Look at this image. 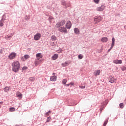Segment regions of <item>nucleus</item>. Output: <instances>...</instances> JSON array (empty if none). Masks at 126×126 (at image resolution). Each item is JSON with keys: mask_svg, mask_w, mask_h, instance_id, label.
<instances>
[{"mask_svg": "<svg viewBox=\"0 0 126 126\" xmlns=\"http://www.w3.org/2000/svg\"><path fill=\"white\" fill-rule=\"evenodd\" d=\"M12 70L14 72H17L19 71V68H20V63L18 61L14 62L12 63Z\"/></svg>", "mask_w": 126, "mask_h": 126, "instance_id": "obj_1", "label": "nucleus"}, {"mask_svg": "<svg viewBox=\"0 0 126 126\" xmlns=\"http://www.w3.org/2000/svg\"><path fill=\"white\" fill-rule=\"evenodd\" d=\"M61 4L64 6V8H67L70 6V3L69 2H66L65 0H61Z\"/></svg>", "mask_w": 126, "mask_h": 126, "instance_id": "obj_2", "label": "nucleus"}, {"mask_svg": "<svg viewBox=\"0 0 126 126\" xmlns=\"http://www.w3.org/2000/svg\"><path fill=\"white\" fill-rule=\"evenodd\" d=\"M58 31H60V32H61V33L67 34V30H66V28L61 27L58 29Z\"/></svg>", "mask_w": 126, "mask_h": 126, "instance_id": "obj_3", "label": "nucleus"}, {"mask_svg": "<svg viewBox=\"0 0 126 126\" xmlns=\"http://www.w3.org/2000/svg\"><path fill=\"white\" fill-rule=\"evenodd\" d=\"M102 20V17H101V16H97L95 17L94 18V23H95L96 24L99 23V22H100V21Z\"/></svg>", "mask_w": 126, "mask_h": 126, "instance_id": "obj_4", "label": "nucleus"}, {"mask_svg": "<svg viewBox=\"0 0 126 126\" xmlns=\"http://www.w3.org/2000/svg\"><path fill=\"white\" fill-rule=\"evenodd\" d=\"M16 56L17 54L15 53V52H12L10 53V54L9 55L8 58L10 60H13V59H15Z\"/></svg>", "mask_w": 126, "mask_h": 126, "instance_id": "obj_5", "label": "nucleus"}, {"mask_svg": "<svg viewBox=\"0 0 126 126\" xmlns=\"http://www.w3.org/2000/svg\"><path fill=\"white\" fill-rule=\"evenodd\" d=\"M71 26H72V24H71V22H70V21H67L65 24V28L67 29H70V28H71Z\"/></svg>", "mask_w": 126, "mask_h": 126, "instance_id": "obj_6", "label": "nucleus"}, {"mask_svg": "<svg viewBox=\"0 0 126 126\" xmlns=\"http://www.w3.org/2000/svg\"><path fill=\"white\" fill-rule=\"evenodd\" d=\"M40 38H41V34L40 33H37L34 36V39L35 41H38V40H40Z\"/></svg>", "mask_w": 126, "mask_h": 126, "instance_id": "obj_7", "label": "nucleus"}, {"mask_svg": "<svg viewBox=\"0 0 126 126\" xmlns=\"http://www.w3.org/2000/svg\"><path fill=\"white\" fill-rule=\"evenodd\" d=\"M105 7H106L105 6L102 5L101 6L97 7L96 10H97V11H103V10L105 9Z\"/></svg>", "mask_w": 126, "mask_h": 126, "instance_id": "obj_8", "label": "nucleus"}, {"mask_svg": "<svg viewBox=\"0 0 126 126\" xmlns=\"http://www.w3.org/2000/svg\"><path fill=\"white\" fill-rule=\"evenodd\" d=\"M114 63H116V64H120L121 63H123V62L122 61V60H114L113 61Z\"/></svg>", "mask_w": 126, "mask_h": 126, "instance_id": "obj_9", "label": "nucleus"}, {"mask_svg": "<svg viewBox=\"0 0 126 126\" xmlns=\"http://www.w3.org/2000/svg\"><path fill=\"white\" fill-rule=\"evenodd\" d=\"M109 82H111V83H114V82H115V78L111 76L109 77Z\"/></svg>", "mask_w": 126, "mask_h": 126, "instance_id": "obj_10", "label": "nucleus"}, {"mask_svg": "<svg viewBox=\"0 0 126 126\" xmlns=\"http://www.w3.org/2000/svg\"><path fill=\"white\" fill-rule=\"evenodd\" d=\"M16 95V96L18 97V98H19L20 100L22 99V94L21 93H20V92L17 93Z\"/></svg>", "mask_w": 126, "mask_h": 126, "instance_id": "obj_11", "label": "nucleus"}, {"mask_svg": "<svg viewBox=\"0 0 126 126\" xmlns=\"http://www.w3.org/2000/svg\"><path fill=\"white\" fill-rule=\"evenodd\" d=\"M51 81H57V76H52L50 77Z\"/></svg>", "mask_w": 126, "mask_h": 126, "instance_id": "obj_12", "label": "nucleus"}, {"mask_svg": "<svg viewBox=\"0 0 126 126\" xmlns=\"http://www.w3.org/2000/svg\"><path fill=\"white\" fill-rule=\"evenodd\" d=\"M4 20H5V19L3 18H2L0 20V27H2V26H3V22H4Z\"/></svg>", "mask_w": 126, "mask_h": 126, "instance_id": "obj_13", "label": "nucleus"}, {"mask_svg": "<svg viewBox=\"0 0 126 126\" xmlns=\"http://www.w3.org/2000/svg\"><path fill=\"white\" fill-rule=\"evenodd\" d=\"M74 31L75 34H77V35H79V34L80 33V31H79V29H78V28H74Z\"/></svg>", "mask_w": 126, "mask_h": 126, "instance_id": "obj_14", "label": "nucleus"}, {"mask_svg": "<svg viewBox=\"0 0 126 126\" xmlns=\"http://www.w3.org/2000/svg\"><path fill=\"white\" fill-rule=\"evenodd\" d=\"M101 72V71L100 70H97L95 71V72L94 73V75L95 76H97V75H99Z\"/></svg>", "mask_w": 126, "mask_h": 126, "instance_id": "obj_15", "label": "nucleus"}, {"mask_svg": "<svg viewBox=\"0 0 126 126\" xmlns=\"http://www.w3.org/2000/svg\"><path fill=\"white\" fill-rule=\"evenodd\" d=\"M36 57L40 60V59H42V58H43V55H42V54L41 53H37L36 54Z\"/></svg>", "mask_w": 126, "mask_h": 126, "instance_id": "obj_16", "label": "nucleus"}, {"mask_svg": "<svg viewBox=\"0 0 126 126\" xmlns=\"http://www.w3.org/2000/svg\"><path fill=\"white\" fill-rule=\"evenodd\" d=\"M59 57V55L57 54H55L52 57V60H57V59H58Z\"/></svg>", "mask_w": 126, "mask_h": 126, "instance_id": "obj_17", "label": "nucleus"}, {"mask_svg": "<svg viewBox=\"0 0 126 126\" xmlns=\"http://www.w3.org/2000/svg\"><path fill=\"white\" fill-rule=\"evenodd\" d=\"M101 40V42H103V43H106V42H108V38L102 37Z\"/></svg>", "mask_w": 126, "mask_h": 126, "instance_id": "obj_18", "label": "nucleus"}, {"mask_svg": "<svg viewBox=\"0 0 126 126\" xmlns=\"http://www.w3.org/2000/svg\"><path fill=\"white\" fill-rule=\"evenodd\" d=\"M40 59L37 58L36 60H35L34 63L36 66L39 65V63H40V61H39Z\"/></svg>", "mask_w": 126, "mask_h": 126, "instance_id": "obj_19", "label": "nucleus"}, {"mask_svg": "<svg viewBox=\"0 0 126 126\" xmlns=\"http://www.w3.org/2000/svg\"><path fill=\"white\" fill-rule=\"evenodd\" d=\"M62 26L60 22H58L56 25V28H61Z\"/></svg>", "mask_w": 126, "mask_h": 126, "instance_id": "obj_20", "label": "nucleus"}, {"mask_svg": "<svg viewBox=\"0 0 126 126\" xmlns=\"http://www.w3.org/2000/svg\"><path fill=\"white\" fill-rule=\"evenodd\" d=\"M12 36H13V33H10V34H8L7 35H6L5 36V38L8 40V39H9V38H11Z\"/></svg>", "mask_w": 126, "mask_h": 126, "instance_id": "obj_21", "label": "nucleus"}, {"mask_svg": "<svg viewBox=\"0 0 126 126\" xmlns=\"http://www.w3.org/2000/svg\"><path fill=\"white\" fill-rule=\"evenodd\" d=\"M62 65L64 67L65 66H67V65H69V63L65 62L64 63H62Z\"/></svg>", "mask_w": 126, "mask_h": 126, "instance_id": "obj_22", "label": "nucleus"}, {"mask_svg": "<svg viewBox=\"0 0 126 126\" xmlns=\"http://www.w3.org/2000/svg\"><path fill=\"white\" fill-rule=\"evenodd\" d=\"M108 122H109V118H107L106 120L104 121L103 124V126H107V124H108Z\"/></svg>", "mask_w": 126, "mask_h": 126, "instance_id": "obj_23", "label": "nucleus"}, {"mask_svg": "<svg viewBox=\"0 0 126 126\" xmlns=\"http://www.w3.org/2000/svg\"><path fill=\"white\" fill-rule=\"evenodd\" d=\"M112 47H114L115 46V38L113 37L112 38V44H111Z\"/></svg>", "mask_w": 126, "mask_h": 126, "instance_id": "obj_24", "label": "nucleus"}, {"mask_svg": "<svg viewBox=\"0 0 126 126\" xmlns=\"http://www.w3.org/2000/svg\"><path fill=\"white\" fill-rule=\"evenodd\" d=\"M4 92H8L9 91V88L8 87H5L4 88Z\"/></svg>", "mask_w": 126, "mask_h": 126, "instance_id": "obj_25", "label": "nucleus"}, {"mask_svg": "<svg viewBox=\"0 0 126 126\" xmlns=\"http://www.w3.org/2000/svg\"><path fill=\"white\" fill-rule=\"evenodd\" d=\"M65 20H62L61 22H60V24H61V26H63L64 24H65Z\"/></svg>", "mask_w": 126, "mask_h": 126, "instance_id": "obj_26", "label": "nucleus"}, {"mask_svg": "<svg viewBox=\"0 0 126 126\" xmlns=\"http://www.w3.org/2000/svg\"><path fill=\"white\" fill-rule=\"evenodd\" d=\"M51 39H52V41H56V40H57V36L55 35H52L51 36Z\"/></svg>", "mask_w": 126, "mask_h": 126, "instance_id": "obj_27", "label": "nucleus"}, {"mask_svg": "<svg viewBox=\"0 0 126 126\" xmlns=\"http://www.w3.org/2000/svg\"><path fill=\"white\" fill-rule=\"evenodd\" d=\"M121 69L122 70V71H125V70H126V65L121 67Z\"/></svg>", "mask_w": 126, "mask_h": 126, "instance_id": "obj_28", "label": "nucleus"}, {"mask_svg": "<svg viewBox=\"0 0 126 126\" xmlns=\"http://www.w3.org/2000/svg\"><path fill=\"white\" fill-rule=\"evenodd\" d=\"M10 112H14L15 111V108L14 107H11L9 108Z\"/></svg>", "mask_w": 126, "mask_h": 126, "instance_id": "obj_29", "label": "nucleus"}, {"mask_svg": "<svg viewBox=\"0 0 126 126\" xmlns=\"http://www.w3.org/2000/svg\"><path fill=\"white\" fill-rule=\"evenodd\" d=\"M66 82H67V80H66V79H63L62 81L63 84H66Z\"/></svg>", "mask_w": 126, "mask_h": 126, "instance_id": "obj_30", "label": "nucleus"}, {"mask_svg": "<svg viewBox=\"0 0 126 126\" xmlns=\"http://www.w3.org/2000/svg\"><path fill=\"white\" fill-rule=\"evenodd\" d=\"M30 18V16H27L26 15L25 17V20H29V19Z\"/></svg>", "mask_w": 126, "mask_h": 126, "instance_id": "obj_31", "label": "nucleus"}, {"mask_svg": "<svg viewBox=\"0 0 126 126\" xmlns=\"http://www.w3.org/2000/svg\"><path fill=\"white\" fill-rule=\"evenodd\" d=\"M3 51H4V48H0V54H2V53H3Z\"/></svg>", "mask_w": 126, "mask_h": 126, "instance_id": "obj_32", "label": "nucleus"}, {"mask_svg": "<svg viewBox=\"0 0 126 126\" xmlns=\"http://www.w3.org/2000/svg\"><path fill=\"white\" fill-rule=\"evenodd\" d=\"M78 58L80 59V60H82V59H83V55H81V54H80L78 55Z\"/></svg>", "mask_w": 126, "mask_h": 126, "instance_id": "obj_33", "label": "nucleus"}, {"mask_svg": "<svg viewBox=\"0 0 126 126\" xmlns=\"http://www.w3.org/2000/svg\"><path fill=\"white\" fill-rule=\"evenodd\" d=\"M24 59H26V60H27V59H29V58H30V57L28 55H24Z\"/></svg>", "mask_w": 126, "mask_h": 126, "instance_id": "obj_34", "label": "nucleus"}, {"mask_svg": "<svg viewBox=\"0 0 126 126\" xmlns=\"http://www.w3.org/2000/svg\"><path fill=\"white\" fill-rule=\"evenodd\" d=\"M120 106V108H121V109H123L124 108V104L123 103H121L119 104Z\"/></svg>", "mask_w": 126, "mask_h": 126, "instance_id": "obj_35", "label": "nucleus"}, {"mask_svg": "<svg viewBox=\"0 0 126 126\" xmlns=\"http://www.w3.org/2000/svg\"><path fill=\"white\" fill-rule=\"evenodd\" d=\"M94 2H95L96 4H98L99 3V2L100 1V0H94Z\"/></svg>", "mask_w": 126, "mask_h": 126, "instance_id": "obj_36", "label": "nucleus"}, {"mask_svg": "<svg viewBox=\"0 0 126 126\" xmlns=\"http://www.w3.org/2000/svg\"><path fill=\"white\" fill-rule=\"evenodd\" d=\"M28 68V67H27V66H24L23 68H22V70H26V69H27Z\"/></svg>", "mask_w": 126, "mask_h": 126, "instance_id": "obj_37", "label": "nucleus"}, {"mask_svg": "<svg viewBox=\"0 0 126 126\" xmlns=\"http://www.w3.org/2000/svg\"><path fill=\"white\" fill-rule=\"evenodd\" d=\"M50 120H51V117H48L46 121L47 123H49V122H50Z\"/></svg>", "mask_w": 126, "mask_h": 126, "instance_id": "obj_38", "label": "nucleus"}, {"mask_svg": "<svg viewBox=\"0 0 126 126\" xmlns=\"http://www.w3.org/2000/svg\"><path fill=\"white\" fill-rule=\"evenodd\" d=\"M79 87L81 89H84L85 88V86H79Z\"/></svg>", "mask_w": 126, "mask_h": 126, "instance_id": "obj_39", "label": "nucleus"}, {"mask_svg": "<svg viewBox=\"0 0 126 126\" xmlns=\"http://www.w3.org/2000/svg\"><path fill=\"white\" fill-rule=\"evenodd\" d=\"M49 21L51 22V20H52V19H53V17H49V18H48Z\"/></svg>", "mask_w": 126, "mask_h": 126, "instance_id": "obj_40", "label": "nucleus"}, {"mask_svg": "<svg viewBox=\"0 0 126 126\" xmlns=\"http://www.w3.org/2000/svg\"><path fill=\"white\" fill-rule=\"evenodd\" d=\"M30 81H34V78H33L32 77L30 78Z\"/></svg>", "mask_w": 126, "mask_h": 126, "instance_id": "obj_41", "label": "nucleus"}, {"mask_svg": "<svg viewBox=\"0 0 126 126\" xmlns=\"http://www.w3.org/2000/svg\"><path fill=\"white\" fill-rule=\"evenodd\" d=\"M114 47H112V45L111 47L108 50V52H110L111 50H112V48H113Z\"/></svg>", "mask_w": 126, "mask_h": 126, "instance_id": "obj_42", "label": "nucleus"}, {"mask_svg": "<svg viewBox=\"0 0 126 126\" xmlns=\"http://www.w3.org/2000/svg\"><path fill=\"white\" fill-rule=\"evenodd\" d=\"M103 109H104V106H101V108H100V113L102 112V110H103Z\"/></svg>", "mask_w": 126, "mask_h": 126, "instance_id": "obj_43", "label": "nucleus"}, {"mask_svg": "<svg viewBox=\"0 0 126 126\" xmlns=\"http://www.w3.org/2000/svg\"><path fill=\"white\" fill-rule=\"evenodd\" d=\"M70 85H72V86L74 85V83H73V82H71V83H70Z\"/></svg>", "mask_w": 126, "mask_h": 126, "instance_id": "obj_44", "label": "nucleus"}, {"mask_svg": "<svg viewBox=\"0 0 126 126\" xmlns=\"http://www.w3.org/2000/svg\"><path fill=\"white\" fill-rule=\"evenodd\" d=\"M45 116H46V117H47V116H49V113L48 112H46L45 113Z\"/></svg>", "mask_w": 126, "mask_h": 126, "instance_id": "obj_45", "label": "nucleus"}, {"mask_svg": "<svg viewBox=\"0 0 126 126\" xmlns=\"http://www.w3.org/2000/svg\"><path fill=\"white\" fill-rule=\"evenodd\" d=\"M69 85H70V84H66V87L69 86Z\"/></svg>", "mask_w": 126, "mask_h": 126, "instance_id": "obj_46", "label": "nucleus"}, {"mask_svg": "<svg viewBox=\"0 0 126 126\" xmlns=\"http://www.w3.org/2000/svg\"><path fill=\"white\" fill-rule=\"evenodd\" d=\"M47 113H48V114H51V113H52V111L51 110H49L47 112Z\"/></svg>", "mask_w": 126, "mask_h": 126, "instance_id": "obj_47", "label": "nucleus"}, {"mask_svg": "<svg viewBox=\"0 0 126 126\" xmlns=\"http://www.w3.org/2000/svg\"><path fill=\"white\" fill-rule=\"evenodd\" d=\"M0 104H3V102L0 101Z\"/></svg>", "mask_w": 126, "mask_h": 126, "instance_id": "obj_48", "label": "nucleus"}]
</instances>
